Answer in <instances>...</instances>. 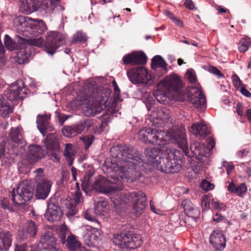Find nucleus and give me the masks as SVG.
Returning <instances> with one entry per match:
<instances>
[{"label": "nucleus", "instance_id": "1", "mask_svg": "<svg viewBox=\"0 0 251 251\" xmlns=\"http://www.w3.org/2000/svg\"><path fill=\"white\" fill-rule=\"evenodd\" d=\"M112 158H107L103 164L106 172L110 174L112 180H108L104 177L99 176L91 183L90 175L84 176L81 187L84 190L91 185L97 191L109 194L121 190L125 179H135L134 174H140L136 169L138 163H142L141 155L132 147L127 146H117L110 149Z\"/></svg>", "mask_w": 251, "mask_h": 251}, {"label": "nucleus", "instance_id": "2", "mask_svg": "<svg viewBox=\"0 0 251 251\" xmlns=\"http://www.w3.org/2000/svg\"><path fill=\"white\" fill-rule=\"evenodd\" d=\"M138 136L140 141L146 144L162 146L170 142L177 144L185 155L189 156L185 129L183 126L166 131L159 128H144L138 132Z\"/></svg>", "mask_w": 251, "mask_h": 251}, {"label": "nucleus", "instance_id": "3", "mask_svg": "<svg viewBox=\"0 0 251 251\" xmlns=\"http://www.w3.org/2000/svg\"><path fill=\"white\" fill-rule=\"evenodd\" d=\"M31 18L23 16H19L13 20L14 27L20 33H23L25 37L20 36L16 37L17 41L21 44L25 45H32L38 47H42L44 40L41 37L39 38H31L29 37L27 27L31 25Z\"/></svg>", "mask_w": 251, "mask_h": 251}, {"label": "nucleus", "instance_id": "4", "mask_svg": "<svg viewBox=\"0 0 251 251\" xmlns=\"http://www.w3.org/2000/svg\"><path fill=\"white\" fill-rule=\"evenodd\" d=\"M105 98L106 95L101 89L93 91L85 100L88 103L82 108L83 114L90 117L100 113L103 110L102 105L105 102Z\"/></svg>", "mask_w": 251, "mask_h": 251}, {"label": "nucleus", "instance_id": "5", "mask_svg": "<svg viewBox=\"0 0 251 251\" xmlns=\"http://www.w3.org/2000/svg\"><path fill=\"white\" fill-rule=\"evenodd\" d=\"M32 195L33 188L27 180H25L19 184L16 189V193L14 188L9 194L13 203L17 207L29 201Z\"/></svg>", "mask_w": 251, "mask_h": 251}, {"label": "nucleus", "instance_id": "6", "mask_svg": "<svg viewBox=\"0 0 251 251\" xmlns=\"http://www.w3.org/2000/svg\"><path fill=\"white\" fill-rule=\"evenodd\" d=\"M113 242L122 249L134 250L141 245L142 241L138 235L122 233L115 235Z\"/></svg>", "mask_w": 251, "mask_h": 251}, {"label": "nucleus", "instance_id": "7", "mask_svg": "<svg viewBox=\"0 0 251 251\" xmlns=\"http://www.w3.org/2000/svg\"><path fill=\"white\" fill-rule=\"evenodd\" d=\"M65 37L60 33L50 31L47 33L46 40L44 44L45 51L52 55L57 49L64 43Z\"/></svg>", "mask_w": 251, "mask_h": 251}, {"label": "nucleus", "instance_id": "8", "mask_svg": "<svg viewBox=\"0 0 251 251\" xmlns=\"http://www.w3.org/2000/svg\"><path fill=\"white\" fill-rule=\"evenodd\" d=\"M27 89L26 88L24 82L22 80H18L12 83L9 89L5 92L6 98L10 101L22 99L27 94Z\"/></svg>", "mask_w": 251, "mask_h": 251}, {"label": "nucleus", "instance_id": "9", "mask_svg": "<svg viewBox=\"0 0 251 251\" xmlns=\"http://www.w3.org/2000/svg\"><path fill=\"white\" fill-rule=\"evenodd\" d=\"M166 145H162V153L160 154L158 159L152 161L151 163L153 167L163 173H165L164 167L166 166L167 158L175 157L178 153V151L172 149Z\"/></svg>", "mask_w": 251, "mask_h": 251}, {"label": "nucleus", "instance_id": "10", "mask_svg": "<svg viewBox=\"0 0 251 251\" xmlns=\"http://www.w3.org/2000/svg\"><path fill=\"white\" fill-rule=\"evenodd\" d=\"M130 201L132 203L133 213L139 217L144 211L146 207L147 197L142 191L130 192Z\"/></svg>", "mask_w": 251, "mask_h": 251}, {"label": "nucleus", "instance_id": "11", "mask_svg": "<svg viewBox=\"0 0 251 251\" xmlns=\"http://www.w3.org/2000/svg\"><path fill=\"white\" fill-rule=\"evenodd\" d=\"M130 81L133 84L143 83L147 84L151 79V74L144 67L133 68L127 72Z\"/></svg>", "mask_w": 251, "mask_h": 251}, {"label": "nucleus", "instance_id": "12", "mask_svg": "<svg viewBox=\"0 0 251 251\" xmlns=\"http://www.w3.org/2000/svg\"><path fill=\"white\" fill-rule=\"evenodd\" d=\"M62 213L56 198L51 197L48 201V208L45 214V218L50 222L58 221Z\"/></svg>", "mask_w": 251, "mask_h": 251}, {"label": "nucleus", "instance_id": "13", "mask_svg": "<svg viewBox=\"0 0 251 251\" xmlns=\"http://www.w3.org/2000/svg\"><path fill=\"white\" fill-rule=\"evenodd\" d=\"M182 83L179 77L175 74H172L165 78L161 82L159 86H163L165 89L168 90L169 92L172 91H178L182 87Z\"/></svg>", "mask_w": 251, "mask_h": 251}, {"label": "nucleus", "instance_id": "14", "mask_svg": "<svg viewBox=\"0 0 251 251\" xmlns=\"http://www.w3.org/2000/svg\"><path fill=\"white\" fill-rule=\"evenodd\" d=\"M147 57L143 52H133L127 53L123 57V64H129L134 66L139 64H144L147 62Z\"/></svg>", "mask_w": 251, "mask_h": 251}, {"label": "nucleus", "instance_id": "15", "mask_svg": "<svg viewBox=\"0 0 251 251\" xmlns=\"http://www.w3.org/2000/svg\"><path fill=\"white\" fill-rule=\"evenodd\" d=\"M31 25L27 27V34L30 38H36L35 37L43 33L47 29V26L42 20L31 19Z\"/></svg>", "mask_w": 251, "mask_h": 251}, {"label": "nucleus", "instance_id": "16", "mask_svg": "<svg viewBox=\"0 0 251 251\" xmlns=\"http://www.w3.org/2000/svg\"><path fill=\"white\" fill-rule=\"evenodd\" d=\"M211 244L218 250L225 248L226 244V238L223 232L218 229L214 230L209 237Z\"/></svg>", "mask_w": 251, "mask_h": 251}, {"label": "nucleus", "instance_id": "17", "mask_svg": "<svg viewBox=\"0 0 251 251\" xmlns=\"http://www.w3.org/2000/svg\"><path fill=\"white\" fill-rule=\"evenodd\" d=\"M45 156L44 151L40 146L31 145L29 147L26 158L30 164H32Z\"/></svg>", "mask_w": 251, "mask_h": 251}, {"label": "nucleus", "instance_id": "18", "mask_svg": "<svg viewBox=\"0 0 251 251\" xmlns=\"http://www.w3.org/2000/svg\"><path fill=\"white\" fill-rule=\"evenodd\" d=\"M51 183L49 180H43L39 182L37 186L35 192V196L38 199H46L50 191Z\"/></svg>", "mask_w": 251, "mask_h": 251}, {"label": "nucleus", "instance_id": "19", "mask_svg": "<svg viewBox=\"0 0 251 251\" xmlns=\"http://www.w3.org/2000/svg\"><path fill=\"white\" fill-rule=\"evenodd\" d=\"M177 154L175 157L167 158V163H166V166L164 167L165 173L173 174L177 173L180 170L181 166L178 162V160L181 158V154L179 151H178Z\"/></svg>", "mask_w": 251, "mask_h": 251}, {"label": "nucleus", "instance_id": "20", "mask_svg": "<svg viewBox=\"0 0 251 251\" xmlns=\"http://www.w3.org/2000/svg\"><path fill=\"white\" fill-rule=\"evenodd\" d=\"M49 117L46 115H38L36 119L37 126L40 132L44 136L48 131L54 129L52 125L49 123Z\"/></svg>", "mask_w": 251, "mask_h": 251}, {"label": "nucleus", "instance_id": "21", "mask_svg": "<svg viewBox=\"0 0 251 251\" xmlns=\"http://www.w3.org/2000/svg\"><path fill=\"white\" fill-rule=\"evenodd\" d=\"M190 131L196 136L205 138L209 133L210 131L204 121L192 124Z\"/></svg>", "mask_w": 251, "mask_h": 251}, {"label": "nucleus", "instance_id": "22", "mask_svg": "<svg viewBox=\"0 0 251 251\" xmlns=\"http://www.w3.org/2000/svg\"><path fill=\"white\" fill-rule=\"evenodd\" d=\"M189 100L196 108L203 107L206 102L204 94L199 89H195L194 93L189 96Z\"/></svg>", "mask_w": 251, "mask_h": 251}, {"label": "nucleus", "instance_id": "23", "mask_svg": "<svg viewBox=\"0 0 251 251\" xmlns=\"http://www.w3.org/2000/svg\"><path fill=\"white\" fill-rule=\"evenodd\" d=\"M40 243L42 245L43 251L56 247V241L53 234L50 232L45 233L40 238Z\"/></svg>", "mask_w": 251, "mask_h": 251}, {"label": "nucleus", "instance_id": "24", "mask_svg": "<svg viewBox=\"0 0 251 251\" xmlns=\"http://www.w3.org/2000/svg\"><path fill=\"white\" fill-rule=\"evenodd\" d=\"M96 227L83 236L84 241L88 246H92L100 240V233L98 229L99 226Z\"/></svg>", "mask_w": 251, "mask_h": 251}, {"label": "nucleus", "instance_id": "25", "mask_svg": "<svg viewBox=\"0 0 251 251\" xmlns=\"http://www.w3.org/2000/svg\"><path fill=\"white\" fill-rule=\"evenodd\" d=\"M12 236L8 231L0 232V251L8 250L12 244Z\"/></svg>", "mask_w": 251, "mask_h": 251}, {"label": "nucleus", "instance_id": "26", "mask_svg": "<svg viewBox=\"0 0 251 251\" xmlns=\"http://www.w3.org/2000/svg\"><path fill=\"white\" fill-rule=\"evenodd\" d=\"M45 146L48 152L52 151H59L60 146L56 137L52 134L47 135L45 139Z\"/></svg>", "mask_w": 251, "mask_h": 251}, {"label": "nucleus", "instance_id": "27", "mask_svg": "<svg viewBox=\"0 0 251 251\" xmlns=\"http://www.w3.org/2000/svg\"><path fill=\"white\" fill-rule=\"evenodd\" d=\"M95 204L94 211L98 215H104L109 210L110 206L104 199L101 198L99 201H95Z\"/></svg>", "mask_w": 251, "mask_h": 251}, {"label": "nucleus", "instance_id": "28", "mask_svg": "<svg viewBox=\"0 0 251 251\" xmlns=\"http://www.w3.org/2000/svg\"><path fill=\"white\" fill-rule=\"evenodd\" d=\"M75 153L76 151L75 148L72 144L67 143L65 144L63 154L66 160L70 166L73 165L74 160L75 158Z\"/></svg>", "mask_w": 251, "mask_h": 251}, {"label": "nucleus", "instance_id": "29", "mask_svg": "<svg viewBox=\"0 0 251 251\" xmlns=\"http://www.w3.org/2000/svg\"><path fill=\"white\" fill-rule=\"evenodd\" d=\"M190 150L194 154L198 157L204 156L209 150L204 144L197 141L193 143L191 145Z\"/></svg>", "mask_w": 251, "mask_h": 251}, {"label": "nucleus", "instance_id": "30", "mask_svg": "<svg viewBox=\"0 0 251 251\" xmlns=\"http://www.w3.org/2000/svg\"><path fill=\"white\" fill-rule=\"evenodd\" d=\"M37 226L35 223L31 220L28 221L23 228L24 238L29 236L34 237L37 233Z\"/></svg>", "mask_w": 251, "mask_h": 251}, {"label": "nucleus", "instance_id": "31", "mask_svg": "<svg viewBox=\"0 0 251 251\" xmlns=\"http://www.w3.org/2000/svg\"><path fill=\"white\" fill-rule=\"evenodd\" d=\"M64 245H65L70 251H77L81 247L80 242L74 235H68L66 238V242Z\"/></svg>", "mask_w": 251, "mask_h": 251}, {"label": "nucleus", "instance_id": "32", "mask_svg": "<svg viewBox=\"0 0 251 251\" xmlns=\"http://www.w3.org/2000/svg\"><path fill=\"white\" fill-rule=\"evenodd\" d=\"M227 190L231 193H234L241 198L244 197L247 191V187L245 183L235 186L233 183H229Z\"/></svg>", "mask_w": 251, "mask_h": 251}, {"label": "nucleus", "instance_id": "33", "mask_svg": "<svg viewBox=\"0 0 251 251\" xmlns=\"http://www.w3.org/2000/svg\"><path fill=\"white\" fill-rule=\"evenodd\" d=\"M5 98V95H0V110L1 111V116L3 117H6L13 110L10 105L9 101Z\"/></svg>", "mask_w": 251, "mask_h": 251}, {"label": "nucleus", "instance_id": "34", "mask_svg": "<svg viewBox=\"0 0 251 251\" xmlns=\"http://www.w3.org/2000/svg\"><path fill=\"white\" fill-rule=\"evenodd\" d=\"M156 119L163 122V123H168L171 122V113L166 107L158 108L156 112Z\"/></svg>", "mask_w": 251, "mask_h": 251}, {"label": "nucleus", "instance_id": "35", "mask_svg": "<svg viewBox=\"0 0 251 251\" xmlns=\"http://www.w3.org/2000/svg\"><path fill=\"white\" fill-rule=\"evenodd\" d=\"M93 122L90 119L82 120L74 125L77 135L83 132H86L93 126Z\"/></svg>", "mask_w": 251, "mask_h": 251}, {"label": "nucleus", "instance_id": "36", "mask_svg": "<svg viewBox=\"0 0 251 251\" xmlns=\"http://www.w3.org/2000/svg\"><path fill=\"white\" fill-rule=\"evenodd\" d=\"M160 148H147L145 151V154L147 157L151 161L158 159L160 154L162 153V146H160Z\"/></svg>", "mask_w": 251, "mask_h": 251}, {"label": "nucleus", "instance_id": "37", "mask_svg": "<svg viewBox=\"0 0 251 251\" xmlns=\"http://www.w3.org/2000/svg\"><path fill=\"white\" fill-rule=\"evenodd\" d=\"M22 130V128L20 127L12 128L9 133V139L15 143L19 144L23 139Z\"/></svg>", "mask_w": 251, "mask_h": 251}, {"label": "nucleus", "instance_id": "38", "mask_svg": "<svg viewBox=\"0 0 251 251\" xmlns=\"http://www.w3.org/2000/svg\"><path fill=\"white\" fill-rule=\"evenodd\" d=\"M167 90L163 87V90H157L153 92V95L156 100L161 103L165 104L168 102L167 99L170 97V92L166 91Z\"/></svg>", "mask_w": 251, "mask_h": 251}, {"label": "nucleus", "instance_id": "39", "mask_svg": "<svg viewBox=\"0 0 251 251\" xmlns=\"http://www.w3.org/2000/svg\"><path fill=\"white\" fill-rule=\"evenodd\" d=\"M167 66V64L165 61L160 55H156L151 59V67L152 70H155L157 67H161L164 68L166 72Z\"/></svg>", "mask_w": 251, "mask_h": 251}, {"label": "nucleus", "instance_id": "40", "mask_svg": "<svg viewBox=\"0 0 251 251\" xmlns=\"http://www.w3.org/2000/svg\"><path fill=\"white\" fill-rule=\"evenodd\" d=\"M181 206L183 207L186 215H190L193 216V214H196L195 210H199L197 208L194 207V205L191 202L187 199L183 200L181 202Z\"/></svg>", "mask_w": 251, "mask_h": 251}, {"label": "nucleus", "instance_id": "41", "mask_svg": "<svg viewBox=\"0 0 251 251\" xmlns=\"http://www.w3.org/2000/svg\"><path fill=\"white\" fill-rule=\"evenodd\" d=\"M195 212L196 213V214H193V216H190L191 214L186 215L184 218V222L185 223V225L189 228L193 227L196 225L197 217L200 213L199 210H195Z\"/></svg>", "mask_w": 251, "mask_h": 251}, {"label": "nucleus", "instance_id": "42", "mask_svg": "<svg viewBox=\"0 0 251 251\" xmlns=\"http://www.w3.org/2000/svg\"><path fill=\"white\" fill-rule=\"evenodd\" d=\"M70 235H73L70 233L69 229L65 224L61 225L60 227V230L58 233V237L59 238L60 242L64 244L66 242V238L67 236Z\"/></svg>", "mask_w": 251, "mask_h": 251}, {"label": "nucleus", "instance_id": "43", "mask_svg": "<svg viewBox=\"0 0 251 251\" xmlns=\"http://www.w3.org/2000/svg\"><path fill=\"white\" fill-rule=\"evenodd\" d=\"M16 40H17L16 39ZM16 41L18 43H16L15 41H13V40L7 35H6L5 36L4 38V44L5 46V47L10 50H14L18 49L20 47L19 46L20 43L16 40ZM20 45H22L20 44ZM24 45L23 44H22Z\"/></svg>", "mask_w": 251, "mask_h": 251}, {"label": "nucleus", "instance_id": "44", "mask_svg": "<svg viewBox=\"0 0 251 251\" xmlns=\"http://www.w3.org/2000/svg\"><path fill=\"white\" fill-rule=\"evenodd\" d=\"M62 133L64 136L71 137L77 135L75 125L66 126L62 130Z\"/></svg>", "mask_w": 251, "mask_h": 251}, {"label": "nucleus", "instance_id": "45", "mask_svg": "<svg viewBox=\"0 0 251 251\" xmlns=\"http://www.w3.org/2000/svg\"><path fill=\"white\" fill-rule=\"evenodd\" d=\"M62 133L64 136L71 137L77 135L75 125L66 126L62 130Z\"/></svg>", "mask_w": 251, "mask_h": 251}, {"label": "nucleus", "instance_id": "46", "mask_svg": "<svg viewBox=\"0 0 251 251\" xmlns=\"http://www.w3.org/2000/svg\"><path fill=\"white\" fill-rule=\"evenodd\" d=\"M42 1L41 8L46 11L47 13L51 12L55 4V0H43Z\"/></svg>", "mask_w": 251, "mask_h": 251}, {"label": "nucleus", "instance_id": "47", "mask_svg": "<svg viewBox=\"0 0 251 251\" xmlns=\"http://www.w3.org/2000/svg\"><path fill=\"white\" fill-rule=\"evenodd\" d=\"M130 193H128L127 194L124 193H118L116 197V199L117 200L118 202L122 204H127L130 201Z\"/></svg>", "mask_w": 251, "mask_h": 251}, {"label": "nucleus", "instance_id": "48", "mask_svg": "<svg viewBox=\"0 0 251 251\" xmlns=\"http://www.w3.org/2000/svg\"><path fill=\"white\" fill-rule=\"evenodd\" d=\"M251 41L249 38H242L239 42L238 49L240 52L247 51L250 45Z\"/></svg>", "mask_w": 251, "mask_h": 251}, {"label": "nucleus", "instance_id": "49", "mask_svg": "<svg viewBox=\"0 0 251 251\" xmlns=\"http://www.w3.org/2000/svg\"><path fill=\"white\" fill-rule=\"evenodd\" d=\"M66 205L68 209L67 212L66 213V216L68 218H71L76 214V213H77L76 204H75L69 201L68 203L66 204Z\"/></svg>", "mask_w": 251, "mask_h": 251}, {"label": "nucleus", "instance_id": "50", "mask_svg": "<svg viewBox=\"0 0 251 251\" xmlns=\"http://www.w3.org/2000/svg\"><path fill=\"white\" fill-rule=\"evenodd\" d=\"M2 202H1V207L4 209H8L9 211H12L14 210V206L15 205L13 203V201L11 202L9 199L3 198L1 199Z\"/></svg>", "mask_w": 251, "mask_h": 251}, {"label": "nucleus", "instance_id": "51", "mask_svg": "<svg viewBox=\"0 0 251 251\" xmlns=\"http://www.w3.org/2000/svg\"><path fill=\"white\" fill-rule=\"evenodd\" d=\"M80 140L83 142L85 145V148L87 150L92 144L94 140V137L91 135H85L81 137Z\"/></svg>", "mask_w": 251, "mask_h": 251}, {"label": "nucleus", "instance_id": "52", "mask_svg": "<svg viewBox=\"0 0 251 251\" xmlns=\"http://www.w3.org/2000/svg\"><path fill=\"white\" fill-rule=\"evenodd\" d=\"M210 198L208 195H204L202 197L201 201V205L202 211H206L209 208Z\"/></svg>", "mask_w": 251, "mask_h": 251}, {"label": "nucleus", "instance_id": "53", "mask_svg": "<svg viewBox=\"0 0 251 251\" xmlns=\"http://www.w3.org/2000/svg\"><path fill=\"white\" fill-rule=\"evenodd\" d=\"M87 38L85 34L81 32H77L74 36L73 42L76 43L77 42H85Z\"/></svg>", "mask_w": 251, "mask_h": 251}, {"label": "nucleus", "instance_id": "54", "mask_svg": "<svg viewBox=\"0 0 251 251\" xmlns=\"http://www.w3.org/2000/svg\"><path fill=\"white\" fill-rule=\"evenodd\" d=\"M186 75L189 81L192 83H196L197 82V78L194 70L191 69L188 70L186 73Z\"/></svg>", "mask_w": 251, "mask_h": 251}, {"label": "nucleus", "instance_id": "55", "mask_svg": "<svg viewBox=\"0 0 251 251\" xmlns=\"http://www.w3.org/2000/svg\"><path fill=\"white\" fill-rule=\"evenodd\" d=\"M102 120L99 126V132H100L106 130V127L108 126V122L109 117L107 115H103L102 116Z\"/></svg>", "mask_w": 251, "mask_h": 251}, {"label": "nucleus", "instance_id": "56", "mask_svg": "<svg viewBox=\"0 0 251 251\" xmlns=\"http://www.w3.org/2000/svg\"><path fill=\"white\" fill-rule=\"evenodd\" d=\"M81 194L79 192L77 191L75 192V195L74 196V198L73 199H71L69 201L76 205L77 204H78L81 202Z\"/></svg>", "mask_w": 251, "mask_h": 251}, {"label": "nucleus", "instance_id": "57", "mask_svg": "<svg viewBox=\"0 0 251 251\" xmlns=\"http://www.w3.org/2000/svg\"><path fill=\"white\" fill-rule=\"evenodd\" d=\"M208 71L209 72L217 75L219 77L224 76V75L221 71L215 67L210 66L209 67Z\"/></svg>", "mask_w": 251, "mask_h": 251}, {"label": "nucleus", "instance_id": "58", "mask_svg": "<svg viewBox=\"0 0 251 251\" xmlns=\"http://www.w3.org/2000/svg\"><path fill=\"white\" fill-rule=\"evenodd\" d=\"M232 79L233 85L235 87H239L241 85L242 86H243L239 77L236 74L233 75L232 76Z\"/></svg>", "mask_w": 251, "mask_h": 251}, {"label": "nucleus", "instance_id": "59", "mask_svg": "<svg viewBox=\"0 0 251 251\" xmlns=\"http://www.w3.org/2000/svg\"><path fill=\"white\" fill-rule=\"evenodd\" d=\"M84 217L86 219H87L88 220L95 222L97 225H96V226H100L99 222L97 221V220H96L94 217L90 215V214L89 213L88 210L86 211V212H85L84 214Z\"/></svg>", "mask_w": 251, "mask_h": 251}, {"label": "nucleus", "instance_id": "60", "mask_svg": "<svg viewBox=\"0 0 251 251\" xmlns=\"http://www.w3.org/2000/svg\"><path fill=\"white\" fill-rule=\"evenodd\" d=\"M184 5L186 8L190 10H193L195 8L194 3L192 0H186Z\"/></svg>", "mask_w": 251, "mask_h": 251}, {"label": "nucleus", "instance_id": "61", "mask_svg": "<svg viewBox=\"0 0 251 251\" xmlns=\"http://www.w3.org/2000/svg\"><path fill=\"white\" fill-rule=\"evenodd\" d=\"M243 105L241 103H238L236 105V110L237 114L239 116H242L243 114Z\"/></svg>", "mask_w": 251, "mask_h": 251}, {"label": "nucleus", "instance_id": "62", "mask_svg": "<svg viewBox=\"0 0 251 251\" xmlns=\"http://www.w3.org/2000/svg\"><path fill=\"white\" fill-rule=\"evenodd\" d=\"M224 166L226 168L227 174H229L234 168V165L226 162L224 163Z\"/></svg>", "mask_w": 251, "mask_h": 251}, {"label": "nucleus", "instance_id": "63", "mask_svg": "<svg viewBox=\"0 0 251 251\" xmlns=\"http://www.w3.org/2000/svg\"><path fill=\"white\" fill-rule=\"evenodd\" d=\"M201 185L202 187L206 190H211L213 188V185L206 181H202Z\"/></svg>", "mask_w": 251, "mask_h": 251}, {"label": "nucleus", "instance_id": "64", "mask_svg": "<svg viewBox=\"0 0 251 251\" xmlns=\"http://www.w3.org/2000/svg\"><path fill=\"white\" fill-rule=\"evenodd\" d=\"M240 92L241 94L247 97H251V93L247 89H246L243 86L241 87L240 89Z\"/></svg>", "mask_w": 251, "mask_h": 251}]
</instances>
